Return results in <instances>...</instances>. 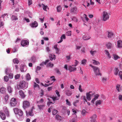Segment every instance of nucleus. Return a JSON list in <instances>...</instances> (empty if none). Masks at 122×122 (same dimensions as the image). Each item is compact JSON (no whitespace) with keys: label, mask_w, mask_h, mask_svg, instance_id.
Here are the masks:
<instances>
[{"label":"nucleus","mask_w":122,"mask_h":122,"mask_svg":"<svg viewBox=\"0 0 122 122\" xmlns=\"http://www.w3.org/2000/svg\"><path fill=\"white\" fill-rule=\"evenodd\" d=\"M56 94L57 96V97H56V95H53L52 96L50 97V98H52L53 101L55 102L56 101L58 100L60 98V95L59 94V92L57 90H56Z\"/></svg>","instance_id":"nucleus-1"},{"label":"nucleus","mask_w":122,"mask_h":122,"mask_svg":"<svg viewBox=\"0 0 122 122\" xmlns=\"http://www.w3.org/2000/svg\"><path fill=\"white\" fill-rule=\"evenodd\" d=\"M19 87L17 86V88L19 90L20 89H22L23 88H25L27 87V85L26 84L25 82L24 81H20V82Z\"/></svg>","instance_id":"nucleus-2"},{"label":"nucleus","mask_w":122,"mask_h":122,"mask_svg":"<svg viewBox=\"0 0 122 122\" xmlns=\"http://www.w3.org/2000/svg\"><path fill=\"white\" fill-rule=\"evenodd\" d=\"M89 66L93 68V71L96 76L99 75V70L98 67L93 66L91 64H90Z\"/></svg>","instance_id":"nucleus-3"},{"label":"nucleus","mask_w":122,"mask_h":122,"mask_svg":"<svg viewBox=\"0 0 122 122\" xmlns=\"http://www.w3.org/2000/svg\"><path fill=\"white\" fill-rule=\"evenodd\" d=\"M102 17L103 20L104 21L108 20L109 18V16L108 13L106 11H104L102 13Z\"/></svg>","instance_id":"nucleus-4"},{"label":"nucleus","mask_w":122,"mask_h":122,"mask_svg":"<svg viewBox=\"0 0 122 122\" xmlns=\"http://www.w3.org/2000/svg\"><path fill=\"white\" fill-rule=\"evenodd\" d=\"M78 11V10L77 9V7L76 6H75L71 9L70 13L73 15H76Z\"/></svg>","instance_id":"nucleus-5"},{"label":"nucleus","mask_w":122,"mask_h":122,"mask_svg":"<svg viewBox=\"0 0 122 122\" xmlns=\"http://www.w3.org/2000/svg\"><path fill=\"white\" fill-rule=\"evenodd\" d=\"M14 111L16 114H18L19 116H22L23 115V112L21 110L17 108L14 109Z\"/></svg>","instance_id":"nucleus-6"},{"label":"nucleus","mask_w":122,"mask_h":122,"mask_svg":"<svg viewBox=\"0 0 122 122\" xmlns=\"http://www.w3.org/2000/svg\"><path fill=\"white\" fill-rule=\"evenodd\" d=\"M17 103V102L16 99L13 98L11 99L10 102V104L11 106H14L16 105Z\"/></svg>","instance_id":"nucleus-7"},{"label":"nucleus","mask_w":122,"mask_h":122,"mask_svg":"<svg viewBox=\"0 0 122 122\" xmlns=\"http://www.w3.org/2000/svg\"><path fill=\"white\" fill-rule=\"evenodd\" d=\"M30 105V103L29 102L25 101L23 102V107L24 109L29 107Z\"/></svg>","instance_id":"nucleus-8"},{"label":"nucleus","mask_w":122,"mask_h":122,"mask_svg":"<svg viewBox=\"0 0 122 122\" xmlns=\"http://www.w3.org/2000/svg\"><path fill=\"white\" fill-rule=\"evenodd\" d=\"M38 25V23L36 21H35L30 24V26L32 28L36 27Z\"/></svg>","instance_id":"nucleus-9"},{"label":"nucleus","mask_w":122,"mask_h":122,"mask_svg":"<svg viewBox=\"0 0 122 122\" xmlns=\"http://www.w3.org/2000/svg\"><path fill=\"white\" fill-rule=\"evenodd\" d=\"M3 110L7 117H9V113L8 109L6 107H4L3 108Z\"/></svg>","instance_id":"nucleus-10"},{"label":"nucleus","mask_w":122,"mask_h":122,"mask_svg":"<svg viewBox=\"0 0 122 122\" xmlns=\"http://www.w3.org/2000/svg\"><path fill=\"white\" fill-rule=\"evenodd\" d=\"M91 92H89L88 93H86V98L88 100L90 101L91 99V95L90 94V93H91Z\"/></svg>","instance_id":"nucleus-11"},{"label":"nucleus","mask_w":122,"mask_h":122,"mask_svg":"<svg viewBox=\"0 0 122 122\" xmlns=\"http://www.w3.org/2000/svg\"><path fill=\"white\" fill-rule=\"evenodd\" d=\"M0 116L3 120H5L6 118V116L5 114L2 111L0 112Z\"/></svg>","instance_id":"nucleus-12"},{"label":"nucleus","mask_w":122,"mask_h":122,"mask_svg":"<svg viewBox=\"0 0 122 122\" xmlns=\"http://www.w3.org/2000/svg\"><path fill=\"white\" fill-rule=\"evenodd\" d=\"M20 96L22 98H24L25 97V95L22 91L21 90L19 92Z\"/></svg>","instance_id":"nucleus-13"},{"label":"nucleus","mask_w":122,"mask_h":122,"mask_svg":"<svg viewBox=\"0 0 122 122\" xmlns=\"http://www.w3.org/2000/svg\"><path fill=\"white\" fill-rule=\"evenodd\" d=\"M29 44V42L27 41H22L21 42V45L23 46H25Z\"/></svg>","instance_id":"nucleus-14"},{"label":"nucleus","mask_w":122,"mask_h":122,"mask_svg":"<svg viewBox=\"0 0 122 122\" xmlns=\"http://www.w3.org/2000/svg\"><path fill=\"white\" fill-rule=\"evenodd\" d=\"M74 66V65L72 66H70L69 67L68 70L71 72L74 71L76 70V68L74 67H72V66Z\"/></svg>","instance_id":"nucleus-15"},{"label":"nucleus","mask_w":122,"mask_h":122,"mask_svg":"<svg viewBox=\"0 0 122 122\" xmlns=\"http://www.w3.org/2000/svg\"><path fill=\"white\" fill-rule=\"evenodd\" d=\"M49 56L50 60L51 61H52L53 60H55L56 59L55 56L54 54H50Z\"/></svg>","instance_id":"nucleus-16"},{"label":"nucleus","mask_w":122,"mask_h":122,"mask_svg":"<svg viewBox=\"0 0 122 122\" xmlns=\"http://www.w3.org/2000/svg\"><path fill=\"white\" fill-rule=\"evenodd\" d=\"M114 34L112 32H108L107 37L109 38H112Z\"/></svg>","instance_id":"nucleus-17"},{"label":"nucleus","mask_w":122,"mask_h":122,"mask_svg":"<svg viewBox=\"0 0 122 122\" xmlns=\"http://www.w3.org/2000/svg\"><path fill=\"white\" fill-rule=\"evenodd\" d=\"M36 57L34 56H32L31 59L29 60L31 62L33 63H34L36 61Z\"/></svg>","instance_id":"nucleus-18"},{"label":"nucleus","mask_w":122,"mask_h":122,"mask_svg":"<svg viewBox=\"0 0 122 122\" xmlns=\"http://www.w3.org/2000/svg\"><path fill=\"white\" fill-rule=\"evenodd\" d=\"M112 46V44L111 43L108 42L106 44V46L108 49L111 48Z\"/></svg>","instance_id":"nucleus-19"},{"label":"nucleus","mask_w":122,"mask_h":122,"mask_svg":"<svg viewBox=\"0 0 122 122\" xmlns=\"http://www.w3.org/2000/svg\"><path fill=\"white\" fill-rule=\"evenodd\" d=\"M117 42V46L118 48L122 47V41H118Z\"/></svg>","instance_id":"nucleus-20"},{"label":"nucleus","mask_w":122,"mask_h":122,"mask_svg":"<svg viewBox=\"0 0 122 122\" xmlns=\"http://www.w3.org/2000/svg\"><path fill=\"white\" fill-rule=\"evenodd\" d=\"M11 19L12 20L16 21L18 19L17 17L14 15H12L11 17Z\"/></svg>","instance_id":"nucleus-21"},{"label":"nucleus","mask_w":122,"mask_h":122,"mask_svg":"<svg viewBox=\"0 0 122 122\" xmlns=\"http://www.w3.org/2000/svg\"><path fill=\"white\" fill-rule=\"evenodd\" d=\"M66 94L68 96H70L72 94L71 91L69 90H67L66 91Z\"/></svg>","instance_id":"nucleus-22"},{"label":"nucleus","mask_w":122,"mask_h":122,"mask_svg":"<svg viewBox=\"0 0 122 122\" xmlns=\"http://www.w3.org/2000/svg\"><path fill=\"white\" fill-rule=\"evenodd\" d=\"M49 60H46L45 62H43L40 64V66H43L44 65H46L49 61Z\"/></svg>","instance_id":"nucleus-23"},{"label":"nucleus","mask_w":122,"mask_h":122,"mask_svg":"<svg viewBox=\"0 0 122 122\" xmlns=\"http://www.w3.org/2000/svg\"><path fill=\"white\" fill-rule=\"evenodd\" d=\"M5 89L4 87H2L0 89V92L2 93H4L5 92Z\"/></svg>","instance_id":"nucleus-24"},{"label":"nucleus","mask_w":122,"mask_h":122,"mask_svg":"<svg viewBox=\"0 0 122 122\" xmlns=\"http://www.w3.org/2000/svg\"><path fill=\"white\" fill-rule=\"evenodd\" d=\"M91 37H88L85 35H84L82 37L83 39L84 40H87L89 39Z\"/></svg>","instance_id":"nucleus-25"},{"label":"nucleus","mask_w":122,"mask_h":122,"mask_svg":"<svg viewBox=\"0 0 122 122\" xmlns=\"http://www.w3.org/2000/svg\"><path fill=\"white\" fill-rule=\"evenodd\" d=\"M119 71V70L117 68H115L114 70V74L116 75H117Z\"/></svg>","instance_id":"nucleus-26"},{"label":"nucleus","mask_w":122,"mask_h":122,"mask_svg":"<svg viewBox=\"0 0 122 122\" xmlns=\"http://www.w3.org/2000/svg\"><path fill=\"white\" fill-rule=\"evenodd\" d=\"M97 117V116L95 114H94L92 117H91L92 119L91 120H96V118Z\"/></svg>","instance_id":"nucleus-27"},{"label":"nucleus","mask_w":122,"mask_h":122,"mask_svg":"<svg viewBox=\"0 0 122 122\" xmlns=\"http://www.w3.org/2000/svg\"><path fill=\"white\" fill-rule=\"evenodd\" d=\"M31 77L30 76L28 73L27 74L26 76V79L27 81H29Z\"/></svg>","instance_id":"nucleus-28"},{"label":"nucleus","mask_w":122,"mask_h":122,"mask_svg":"<svg viewBox=\"0 0 122 122\" xmlns=\"http://www.w3.org/2000/svg\"><path fill=\"white\" fill-rule=\"evenodd\" d=\"M92 63L93 64L95 65H97L98 64H99L100 63L98 61H97L95 60H92Z\"/></svg>","instance_id":"nucleus-29"},{"label":"nucleus","mask_w":122,"mask_h":122,"mask_svg":"<svg viewBox=\"0 0 122 122\" xmlns=\"http://www.w3.org/2000/svg\"><path fill=\"white\" fill-rule=\"evenodd\" d=\"M13 61L14 63L17 64H18L19 62V61L18 60L17 58L14 59L13 60Z\"/></svg>","instance_id":"nucleus-30"},{"label":"nucleus","mask_w":122,"mask_h":122,"mask_svg":"<svg viewBox=\"0 0 122 122\" xmlns=\"http://www.w3.org/2000/svg\"><path fill=\"white\" fill-rule=\"evenodd\" d=\"M7 89L9 93H11L12 92V89L10 87V86H8L7 87Z\"/></svg>","instance_id":"nucleus-31"},{"label":"nucleus","mask_w":122,"mask_h":122,"mask_svg":"<svg viewBox=\"0 0 122 122\" xmlns=\"http://www.w3.org/2000/svg\"><path fill=\"white\" fill-rule=\"evenodd\" d=\"M57 11L58 12H60L61 10V6H59L57 7Z\"/></svg>","instance_id":"nucleus-32"},{"label":"nucleus","mask_w":122,"mask_h":122,"mask_svg":"<svg viewBox=\"0 0 122 122\" xmlns=\"http://www.w3.org/2000/svg\"><path fill=\"white\" fill-rule=\"evenodd\" d=\"M56 119L58 120H62L61 117L59 116V115H57L56 116Z\"/></svg>","instance_id":"nucleus-33"},{"label":"nucleus","mask_w":122,"mask_h":122,"mask_svg":"<svg viewBox=\"0 0 122 122\" xmlns=\"http://www.w3.org/2000/svg\"><path fill=\"white\" fill-rule=\"evenodd\" d=\"M105 52H106V54L107 55L108 57H109V58H110L111 57L110 56V54L109 53L108 51V50H105Z\"/></svg>","instance_id":"nucleus-34"},{"label":"nucleus","mask_w":122,"mask_h":122,"mask_svg":"<svg viewBox=\"0 0 122 122\" xmlns=\"http://www.w3.org/2000/svg\"><path fill=\"white\" fill-rule=\"evenodd\" d=\"M42 5L43 6L42 8L44 10L46 11V8L47 7V5H45L43 4H42Z\"/></svg>","instance_id":"nucleus-35"},{"label":"nucleus","mask_w":122,"mask_h":122,"mask_svg":"<svg viewBox=\"0 0 122 122\" xmlns=\"http://www.w3.org/2000/svg\"><path fill=\"white\" fill-rule=\"evenodd\" d=\"M87 61L86 59H83L81 61V64H85L87 63Z\"/></svg>","instance_id":"nucleus-36"},{"label":"nucleus","mask_w":122,"mask_h":122,"mask_svg":"<svg viewBox=\"0 0 122 122\" xmlns=\"http://www.w3.org/2000/svg\"><path fill=\"white\" fill-rule=\"evenodd\" d=\"M101 100H97L96 103V106H97L98 105H100L101 104Z\"/></svg>","instance_id":"nucleus-37"},{"label":"nucleus","mask_w":122,"mask_h":122,"mask_svg":"<svg viewBox=\"0 0 122 122\" xmlns=\"http://www.w3.org/2000/svg\"><path fill=\"white\" fill-rule=\"evenodd\" d=\"M114 59L115 60H116L118 58H120V57L119 56L116 55H113Z\"/></svg>","instance_id":"nucleus-38"},{"label":"nucleus","mask_w":122,"mask_h":122,"mask_svg":"<svg viewBox=\"0 0 122 122\" xmlns=\"http://www.w3.org/2000/svg\"><path fill=\"white\" fill-rule=\"evenodd\" d=\"M72 20L74 22H77L78 21V20L76 17H73L72 18Z\"/></svg>","instance_id":"nucleus-39"},{"label":"nucleus","mask_w":122,"mask_h":122,"mask_svg":"<svg viewBox=\"0 0 122 122\" xmlns=\"http://www.w3.org/2000/svg\"><path fill=\"white\" fill-rule=\"evenodd\" d=\"M81 97L84 100V103H85V102H87V101L86 99V97L85 96H81Z\"/></svg>","instance_id":"nucleus-40"},{"label":"nucleus","mask_w":122,"mask_h":122,"mask_svg":"<svg viewBox=\"0 0 122 122\" xmlns=\"http://www.w3.org/2000/svg\"><path fill=\"white\" fill-rule=\"evenodd\" d=\"M4 80L6 82L8 81L9 80V78L7 76H5L4 77Z\"/></svg>","instance_id":"nucleus-41"},{"label":"nucleus","mask_w":122,"mask_h":122,"mask_svg":"<svg viewBox=\"0 0 122 122\" xmlns=\"http://www.w3.org/2000/svg\"><path fill=\"white\" fill-rule=\"evenodd\" d=\"M55 71L56 73L58 74H60L61 73V72L59 69L57 68L55 69Z\"/></svg>","instance_id":"nucleus-42"},{"label":"nucleus","mask_w":122,"mask_h":122,"mask_svg":"<svg viewBox=\"0 0 122 122\" xmlns=\"http://www.w3.org/2000/svg\"><path fill=\"white\" fill-rule=\"evenodd\" d=\"M9 98V96L7 94L5 95V97L4 98V99L5 101L7 102Z\"/></svg>","instance_id":"nucleus-43"},{"label":"nucleus","mask_w":122,"mask_h":122,"mask_svg":"<svg viewBox=\"0 0 122 122\" xmlns=\"http://www.w3.org/2000/svg\"><path fill=\"white\" fill-rule=\"evenodd\" d=\"M20 77V75L17 74L15 76V79H19Z\"/></svg>","instance_id":"nucleus-44"},{"label":"nucleus","mask_w":122,"mask_h":122,"mask_svg":"<svg viewBox=\"0 0 122 122\" xmlns=\"http://www.w3.org/2000/svg\"><path fill=\"white\" fill-rule=\"evenodd\" d=\"M25 68V67H24L23 66H22V67H21L20 68V71H21L22 72H25L26 71L24 70V69Z\"/></svg>","instance_id":"nucleus-45"},{"label":"nucleus","mask_w":122,"mask_h":122,"mask_svg":"<svg viewBox=\"0 0 122 122\" xmlns=\"http://www.w3.org/2000/svg\"><path fill=\"white\" fill-rule=\"evenodd\" d=\"M86 111L84 109H83L81 112V114L83 116L85 115L86 114Z\"/></svg>","instance_id":"nucleus-46"},{"label":"nucleus","mask_w":122,"mask_h":122,"mask_svg":"<svg viewBox=\"0 0 122 122\" xmlns=\"http://www.w3.org/2000/svg\"><path fill=\"white\" fill-rule=\"evenodd\" d=\"M57 110H54L52 111V114L54 115H55L57 112Z\"/></svg>","instance_id":"nucleus-47"},{"label":"nucleus","mask_w":122,"mask_h":122,"mask_svg":"<svg viewBox=\"0 0 122 122\" xmlns=\"http://www.w3.org/2000/svg\"><path fill=\"white\" fill-rule=\"evenodd\" d=\"M71 55H70L69 56H66V57L67 60L68 61H69L71 59L70 57Z\"/></svg>","instance_id":"nucleus-48"},{"label":"nucleus","mask_w":122,"mask_h":122,"mask_svg":"<svg viewBox=\"0 0 122 122\" xmlns=\"http://www.w3.org/2000/svg\"><path fill=\"white\" fill-rule=\"evenodd\" d=\"M90 53L93 56L94 55L96 52V51H90Z\"/></svg>","instance_id":"nucleus-49"},{"label":"nucleus","mask_w":122,"mask_h":122,"mask_svg":"<svg viewBox=\"0 0 122 122\" xmlns=\"http://www.w3.org/2000/svg\"><path fill=\"white\" fill-rule=\"evenodd\" d=\"M38 106L39 108L40 109H41L43 107H45V105H38Z\"/></svg>","instance_id":"nucleus-50"},{"label":"nucleus","mask_w":122,"mask_h":122,"mask_svg":"<svg viewBox=\"0 0 122 122\" xmlns=\"http://www.w3.org/2000/svg\"><path fill=\"white\" fill-rule=\"evenodd\" d=\"M118 75L121 79H122V71H120Z\"/></svg>","instance_id":"nucleus-51"},{"label":"nucleus","mask_w":122,"mask_h":122,"mask_svg":"<svg viewBox=\"0 0 122 122\" xmlns=\"http://www.w3.org/2000/svg\"><path fill=\"white\" fill-rule=\"evenodd\" d=\"M53 66V64H51V63H49L48 65L47 66L50 67H52Z\"/></svg>","instance_id":"nucleus-52"},{"label":"nucleus","mask_w":122,"mask_h":122,"mask_svg":"<svg viewBox=\"0 0 122 122\" xmlns=\"http://www.w3.org/2000/svg\"><path fill=\"white\" fill-rule=\"evenodd\" d=\"M13 74L10 73L9 75V77L10 79H12L13 78Z\"/></svg>","instance_id":"nucleus-53"},{"label":"nucleus","mask_w":122,"mask_h":122,"mask_svg":"<svg viewBox=\"0 0 122 122\" xmlns=\"http://www.w3.org/2000/svg\"><path fill=\"white\" fill-rule=\"evenodd\" d=\"M71 31H68L66 33V35L67 36H71Z\"/></svg>","instance_id":"nucleus-54"},{"label":"nucleus","mask_w":122,"mask_h":122,"mask_svg":"<svg viewBox=\"0 0 122 122\" xmlns=\"http://www.w3.org/2000/svg\"><path fill=\"white\" fill-rule=\"evenodd\" d=\"M50 78H52L51 80L52 81H56V79L55 78V77L54 76H52L50 77Z\"/></svg>","instance_id":"nucleus-55"},{"label":"nucleus","mask_w":122,"mask_h":122,"mask_svg":"<svg viewBox=\"0 0 122 122\" xmlns=\"http://www.w3.org/2000/svg\"><path fill=\"white\" fill-rule=\"evenodd\" d=\"M54 103L55 102H54L53 103L52 102H48L47 103V105L48 106H49L50 105L51 103L52 104H54Z\"/></svg>","instance_id":"nucleus-56"},{"label":"nucleus","mask_w":122,"mask_h":122,"mask_svg":"<svg viewBox=\"0 0 122 122\" xmlns=\"http://www.w3.org/2000/svg\"><path fill=\"white\" fill-rule=\"evenodd\" d=\"M99 95L98 94H96L94 96V98L96 99H97L99 97Z\"/></svg>","instance_id":"nucleus-57"},{"label":"nucleus","mask_w":122,"mask_h":122,"mask_svg":"<svg viewBox=\"0 0 122 122\" xmlns=\"http://www.w3.org/2000/svg\"><path fill=\"white\" fill-rule=\"evenodd\" d=\"M28 5H30L32 4V1L31 0H28Z\"/></svg>","instance_id":"nucleus-58"},{"label":"nucleus","mask_w":122,"mask_h":122,"mask_svg":"<svg viewBox=\"0 0 122 122\" xmlns=\"http://www.w3.org/2000/svg\"><path fill=\"white\" fill-rule=\"evenodd\" d=\"M84 16L86 20L87 21L89 19L87 17V15L85 14H84Z\"/></svg>","instance_id":"nucleus-59"},{"label":"nucleus","mask_w":122,"mask_h":122,"mask_svg":"<svg viewBox=\"0 0 122 122\" xmlns=\"http://www.w3.org/2000/svg\"><path fill=\"white\" fill-rule=\"evenodd\" d=\"M34 87L35 88L36 87H39V85L38 84H37L35 82L34 85Z\"/></svg>","instance_id":"nucleus-60"},{"label":"nucleus","mask_w":122,"mask_h":122,"mask_svg":"<svg viewBox=\"0 0 122 122\" xmlns=\"http://www.w3.org/2000/svg\"><path fill=\"white\" fill-rule=\"evenodd\" d=\"M66 104L69 106H70L71 105V103H70V102H69L68 100V99H66Z\"/></svg>","instance_id":"nucleus-61"},{"label":"nucleus","mask_w":122,"mask_h":122,"mask_svg":"<svg viewBox=\"0 0 122 122\" xmlns=\"http://www.w3.org/2000/svg\"><path fill=\"white\" fill-rule=\"evenodd\" d=\"M79 91L81 92H82V90L81 88V85H80L79 86Z\"/></svg>","instance_id":"nucleus-62"},{"label":"nucleus","mask_w":122,"mask_h":122,"mask_svg":"<svg viewBox=\"0 0 122 122\" xmlns=\"http://www.w3.org/2000/svg\"><path fill=\"white\" fill-rule=\"evenodd\" d=\"M28 114L30 116H32L33 115V112L31 110L29 112H28Z\"/></svg>","instance_id":"nucleus-63"},{"label":"nucleus","mask_w":122,"mask_h":122,"mask_svg":"<svg viewBox=\"0 0 122 122\" xmlns=\"http://www.w3.org/2000/svg\"><path fill=\"white\" fill-rule=\"evenodd\" d=\"M78 63L79 62L76 60H75V65H74V66H76Z\"/></svg>","instance_id":"nucleus-64"}]
</instances>
